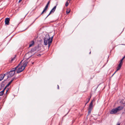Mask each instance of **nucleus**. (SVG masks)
I'll return each instance as SVG.
<instances>
[{
    "label": "nucleus",
    "instance_id": "nucleus-3",
    "mask_svg": "<svg viewBox=\"0 0 125 125\" xmlns=\"http://www.w3.org/2000/svg\"><path fill=\"white\" fill-rule=\"evenodd\" d=\"M40 50L41 48L39 45H38L32 48L31 50V52L35 51L38 52Z\"/></svg>",
    "mask_w": 125,
    "mask_h": 125
},
{
    "label": "nucleus",
    "instance_id": "nucleus-19",
    "mask_svg": "<svg viewBox=\"0 0 125 125\" xmlns=\"http://www.w3.org/2000/svg\"><path fill=\"white\" fill-rule=\"evenodd\" d=\"M94 101V100H93L92 101H91V103H90L89 105L93 106V101Z\"/></svg>",
    "mask_w": 125,
    "mask_h": 125
},
{
    "label": "nucleus",
    "instance_id": "nucleus-23",
    "mask_svg": "<svg viewBox=\"0 0 125 125\" xmlns=\"http://www.w3.org/2000/svg\"><path fill=\"white\" fill-rule=\"evenodd\" d=\"M70 12V11H66V14H68V13H69Z\"/></svg>",
    "mask_w": 125,
    "mask_h": 125
},
{
    "label": "nucleus",
    "instance_id": "nucleus-30",
    "mask_svg": "<svg viewBox=\"0 0 125 125\" xmlns=\"http://www.w3.org/2000/svg\"><path fill=\"white\" fill-rule=\"evenodd\" d=\"M57 86H58V89H59V86L58 85Z\"/></svg>",
    "mask_w": 125,
    "mask_h": 125
},
{
    "label": "nucleus",
    "instance_id": "nucleus-33",
    "mask_svg": "<svg viewBox=\"0 0 125 125\" xmlns=\"http://www.w3.org/2000/svg\"><path fill=\"white\" fill-rule=\"evenodd\" d=\"M115 72L113 74V75H112V76H113L114 75V74L115 73Z\"/></svg>",
    "mask_w": 125,
    "mask_h": 125
},
{
    "label": "nucleus",
    "instance_id": "nucleus-16",
    "mask_svg": "<svg viewBox=\"0 0 125 125\" xmlns=\"http://www.w3.org/2000/svg\"><path fill=\"white\" fill-rule=\"evenodd\" d=\"M93 107V106L89 105L88 108V109L90 110V111L92 110Z\"/></svg>",
    "mask_w": 125,
    "mask_h": 125
},
{
    "label": "nucleus",
    "instance_id": "nucleus-13",
    "mask_svg": "<svg viewBox=\"0 0 125 125\" xmlns=\"http://www.w3.org/2000/svg\"><path fill=\"white\" fill-rule=\"evenodd\" d=\"M20 64H19L18 65V66H17L16 67H15V68H13L11 70V71H12V72H14L15 71V70L16 69L18 68V67L19 65Z\"/></svg>",
    "mask_w": 125,
    "mask_h": 125
},
{
    "label": "nucleus",
    "instance_id": "nucleus-29",
    "mask_svg": "<svg viewBox=\"0 0 125 125\" xmlns=\"http://www.w3.org/2000/svg\"><path fill=\"white\" fill-rule=\"evenodd\" d=\"M22 0H19V2H20Z\"/></svg>",
    "mask_w": 125,
    "mask_h": 125
},
{
    "label": "nucleus",
    "instance_id": "nucleus-27",
    "mask_svg": "<svg viewBox=\"0 0 125 125\" xmlns=\"http://www.w3.org/2000/svg\"><path fill=\"white\" fill-rule=\"evenodd\" d=\"M120 125V123H117V125Z\"/></svg>",
    "mask_w": 125,
    "mask_h": 125
},
{
    "label": "nucleus",
    "instance_id": "nucleus-6",
    "mask_svg": "<svg viewBox=\"0 0 125 125\" xmlns=\"http://www.w3.org/2000/svg\"><path fill=\"white\" fill-rule=\"evenodd\" d=\"M15 73V72H12L10 71L9 72L8 77L9 78L12 77L14 74Z\"/></svg>",
    "mask_w": 125,
    "mask_h": 125
},
{
    "label": "nucleus",
    "instance_id": "nucleus-17",
    "mask_svg": "<svg viewBox=\"0 0 125 125\" xmlns=\"http://www.w3.org/2000/svg\"><path fill=\"white\" fill-rule=\"evenodd\" d=\"M91 97H90L89 98H88V99H86V100L87 101V102L85 104V105L88 102H89V101L90 99V98H91Z\"/></svg>",
    "mask_w": 125,
    "mask_h": 125
},
{
    "label": "nucleus",
    "instance_id": "nucleus-22",
    "mask_svg": "<svg viewBox=\"0 0 125 125\" xmlns=\"http://www.w3.org/2000/svg\"><path fill=\"white\" fill-rule=\"evenodd\" d=\"M11 83H10L9 82L8 83V84L6 86V87H8L10 85V84Z\"/></svg>",
    "mask_w": 125,
    "mask_h": 125
},
{
    "label": "nucleus",
    "instance_id": "nucleus-37",
    "mask_svg": "<svg viewBox=\"0 0 125 125\" xmlns=\"http://www.w3.org/2000/svg\"><path fill=\"white\" fill-rule=\"evenodd\" d=\"M37 18H36V19H35V20H36V19H37Z\"/></svg>",
    "mask_w": 125,
    "mask_h": 125
},
{
    "label": "nucleus",
    "instance_id": "nucleus-25",
    "mask_svg": "<svg viewBox=\"0 0 125 125\" xmlns=\"http://www.w3.org/2000/svg\"><path fill=\"white\" fill-rule=\"evenodd\" d=\"M37 56H41V54H39L37 55Z\"/></svg>",
    "mask_w": 125,
    "mask_h": 125
},
{
    "label": "nucleus",
    "instance_id": "nucleus-38",
    "mask_svg": "<svg viewBox=\"0 0 125 125\" xmlns=\"http://www.w3.org/2000/svg\"><path fill=\"white\" fill-rule=\"evenodd\" d=\"M91 52H90V54L91 53Z\"/></svg>",
    "mask_w": 125,
    "mask_h": 125
},
{
    "label": "nucleus",
    "instance_id": "nucleus-14",
    "mask_svg": "<svg viewBox=\"0 0 125 125\" xmlns=\"http://www.w3.org/2000/svg\"><path fill=\"white\" fill-rule=\"evenodd\" d=\"M70 0H68V1L66 2L65 4V5L66 6H68L69 4V2H70Z\"/></svg>",
    "mask_w": 125,
    "mask_h": 125
},
{
    "label": "nucleus",
    "instance_id": "nucleus-2",
    "mask_svg": "<svg viewBox=\"0 0 125 125\" xmlns=\"http://www.w3.org/2000/svg\"><path fill=\"white\" fill-rule=\"evenodd\" d=\"M123 109V107L120 106H118L117 108L113 109L111 110L110 112L111 114H114L116 113L117 112Z\"/></svg>",
    "mask_w": 125,
    "mask_h": 125
},
{
    "label": "nucleus",
    "instance_id": "nucleus-28",
    "mask_svg": "<svg viewBox=\"0 0 125 125\" xmlns=\"http://www.w3.org/2000/svg\"><path fill=\"white\" fill-rule=\"evenodd\" d=\"M12 82V81L11 80L9 82L10 83H11Z\"/></svg>",
    "mask_w": 125,
    "mask_h": 125
},
{
    "label": "nucleus",
    "instance_id": "nucleus-35",
    "mask_svg": "<svg viewBox=\"0 0 125 125\" xmlns=\"http://www.w3.org/2000/svg\"><path fill=\"white\" fill-rule=\"evenodd\" d=\"M34 63V62H32V64H33V63Z\"/></svg>",
    "mask_w": 125,
    "mask_h": 125
},
{
    "label": "nucleus",
    "instance_id": "nucleus-24",
    "mask_svg": "<svg viewBox=\"0 0 125 125\" xmlns=\"http://www.w3.org/2000/svg\"><path fill=\"white\" fill-rule=\"evenodd\" d=\"M91 110L90 111V110L88 109V113H91Z\"/></svg>",
    "mask_w": 125,
    "mask_h": 125
},
{
    "label": "nucleus",
    "instance_id": "nucleus-7",
    "mask_svg": "<svg viewBox=\"0 0 125 125\" xmlns=\"http://www.w3.org/2000/svg\"><path fill=\"white\" fill-rule=\"evenodd\" d=\"M56 6H55L50 11V12L49 14L47 16L46 18H47L49 15H50L52 13V12H54V11H55V9L56 8Z\"/></svg>",
    "mask_w": 125,
    "mask_h": 125
},
{
    "label": "nucleus",
    "instance_id": "nucleus-1",
    "mask_svg": "<svg viewBox=\"0 0 125 125\" xmlns=\"http://www.w3.org/2000/svg\"><path fill=\"white\" fill-rule=\"evenodd\" d=\"M53 36L50 38L49 35H46L44 39V44L46 45L48 44V47L49 48L52 42Z\"/></svg>",
    "mask_w": 125,
    "mask_h": 125
},
{
    "label": "nucleus",
    "instance_id": "nucleus-39",
    "mask_svg": "<svg viewBox=\"0 0 125 125\" xmlns=\"http://www.w3.org/2000/svg\"><path fill=\"white\" fill-rule=\"evenodd\" d=\"M32 55H31V56H30V57H31V56H32Z\"/></svg>",
    "mask_w": 125,
    "mask_h": 125
},
{
    "label": "nucleus",
    "instance_id": "nucleus-20",
    "mask_svg": "<svg viewBox=\"0 0 125 125\" xmlns=\"http://www.w3.org/2000/svg\"><path fill=\"white\" fill-rule=\"evenodd\" d=\"M15 58V57H14L13 58H12L11 59V62H12L14 60Z\"/></svg>",
    "mask_w": 125,
    "mask_h": 125
},
{
    "label": "nucleus",
    "instance_id": "nucleus-8",
    "mask_svg": "<svg viewBox=\"0 0 125 125\" xmlns=\"http://www.w3.org/2000/svg\"><path fill=\"white\" fill-rule=\"evenodd\" d=\"M10 21V19L9 18H6L5 20V24L6 25H9L10 23L9 21Z\"/></svg>",
    "mask_w": 125,
    "mask_h": 125
},
{
    "label": "nucleus",
    "instance_id": "nucleus-31",
    "mask_svg": "<svg viewBox=\"0 0 125 125\" xmlns=\"http://www.w3.org/2000/svg\"><path fill=\"white\" fill-rule=\"evenodd\" d=\"M6 87H6H6L4 89H3V90H5V89H6Z\"/></svg>",
    "mask_w": 125,
    "mask_h": 125
},
{
    "label": "nucleus",
    "instance_id": "nucleus-36",
    "mask_svg": "<svg viewBox=\"0 0 125 125\" xmlns=\"http://www.w3.org/2000/svg\"><path fill=\"white\" fill-rule=\"evenodd\" d=\"M8 90L6 92V93L7 92H8Z\"/></svg>",
    "mask_w": 125,
    "mask_h": 125
},
{
    "label": "nucleus",
    "instance_id": "nucleus-11",
    "mask_svg": "<svg viewBox=\"0 0 125 125\" xmlns=\"http://www.w3.org/2000/svg\"><path fill=\"white\" fill-rule=\"evenodd\" d=\"M5 75L4 74H1L0 75V81L2 80L4 78Z\"/></svg>",
    "mask_w": 125,
    "mask_h": 125
},
{
    "label": "nucleus",
    "instance_id": "nucleus-32",
    "mask_svg": "<svg viewBox=\"0 0 125 125\" xmlns=\"http://www.w3.org/2000/svg\"><path fill=\"white\" fill-rule=\"evenodd\" d=\"M6 87H6H6L4 89H3V90H5V89H6Z\"/></svg>",
    "mask_w": 125,
    "mask_h": 125
},
{
    "label": "nucleus",
    "instance_id": "nucleus-12",
    "mask_svg": "<svg viewBox=\"0 0 125 125\" xmlns=\"http://www.w3.org/2000/svg\"><path fill=\"white\" fill-rule=\"evenodd\" d=\"M34 42L33 41H32L30 43L29 45V47H30L34 45Z\"/></svg>",
    "mask_w": 125,
    "mask_h": 125
},
{
    "label": "nucleus",
    "instance_id": "nucleus-18",
    "mask_svg": "<svg viewBox=\"0 0 125 125\" xmlns=\"http://www.w3.org/2000/svg\"><path fill=\"white\" fill-rule=\"evenodd\" d=\"M17 78H18L14 77L11 80L12 81H13L14 80H16Z\"/></svg>",
    "mask_w": 125,
    "mask_h": 125
},
{
    "label": "nucleus",
    "instance_id": "nucleus-9",
    "mask_svg": "<svg viewBox=\"0 0 125 125\" xmlns=\"http://www.w3.org/2000/svg\"><path fill=\"white\" fill-rule=\"evenodd\" d=\"M24 69V68H21V67L19 68H18V70H17V73H19L21 72Z\"/></svg>",
    "mask_w": 125,
    "mask_h": 125
},
{
    "label": "nucleus",
    "instance_id": "nucleus-10",
    "mask_svg": "<svg viewBox=\"0 0 125 125\" xmlns=\"http://www.w3.org/2000/svg\"><path fill=\"white\" fill-rule=\"evenodd\" d=\"M28 63V62L27 61H25L24 62L23 65L21 67V68H24V69L25 68V67L27 65Z\"/></svg>",
    "mask_w": 125,
    "mask_h": 125
},
{
    "label": "nucleus",
    "instance_id": "nucleus-34",
    "mask_svg": "<svg viewBox=\"0 0 125 125\" xmlns=\"http://www.w3.org/2000/svg\"><path fill=\"white\" fill-rule=\"evenodd\" d=\"M22 60L20 62V63H21V62L22 61Z\"/></svg>",
    "mask_w": 125,
    "mask_h": 125
},
{
    "label": "nucleus",
    "instance_id": "nucleus-5",
    "mask_svg": "<svg viewBox=\"0 0 125 125\" xmlns=\"http://www.w3.org/2000/svg\"><path fill=\"white\" fill-rule=\"evenodd\" d=\"M122 64L123 63L119 62V64L118 65L117 67V70L115 72V73L117 71H118L120 69Z\"/></svg>",
    "mask_w": 125,
    "mask_h": 125
},
{
    "label": "nucleus",
    "instance_id": "nucleus-15",
    "mask_svg": "<svg viewBox=\"0 0 125 125\" xmlns=\"http://www.w3.org/2000/svg\"><path fill=\"white\" fill-rule=\"evenodd\" d=\"M125 56H124L120 60V61H119V62L123 63L122 61H123V60H124V58H125Z\"/></svg>",
    "mask_w": 125,
    "mask_h": 125
},
{
    "label": "nucleus",
    "instance_id": "nucleus-21",
    "mask_svg": "<svg viewBox=\"0 0 125 125\" xmlns=\"http://www.w3.org/2000/svg\"><path fill=\"white\" fill-rule=\"evenodd\" d=\"M3 94L2 93V92H0V96H2Z\"/></svg>",
    "mask_w": 125,
    "mask_h": 125
},
{
    "label": "nucleus",
    "instance_id": "nucleus-26",
    "mask_svg": "<svg viewBox=\"0 0 125 125\" xmlns=\"http://www.w3.org/2000/svg\"><path fill=\"white\" fill-rule=\"evenodd\" d=\"M4 90H3L1 92H2V93L4 94Z\"/></svg>",
    "mask_w": 125,
    "mask_h": 125
},
{
    "label": "nucleus",
    "instance_id": "nucleus-4",
    "mask_svg": "<svg viewBox=\"0 0 125 125\" xmlns=\"http://www.w3.org/2000/svg\"><path fill=\"white\" fill-rule=\"evenodd\" d=\"M50 3V1H48V2L47 3L45 7L44 8V9L42 13L41 14H42V13H43L44 12L47 10V9L48 8V5H49V4Z\"/></svg>",
    "mask_w": 125,
    "mask_h": 125
}]
</instances>
